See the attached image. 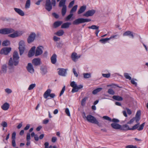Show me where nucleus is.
<instances>
[{"instance_id":"a878e982","label":"nucleus","mask_w":148,"mask_h":148,"mask_svg":"<svg viewBox=\"0 0 148 148\" xmlns=\"http://www.w3.org/2000/svg\"><path fill=\"white\" fill-rule=\"evenodd\" d=\"M123 36H130L132 38H133L134 36L133 33L129 31H127L124 32L123 34Z\"/></svg>"},{"instance_id":"2eb2a0df","label":"nucleus","mask_w":148,"mask_h":148,"mask_svg":"<svg viewBox=\"0 0 148 148\" xmlns=\"http://www.w3.org/2000/svg\"><path fill=\"white\" fill-rule=\"evenodd\" d=\"M27 69L29 72L31 73H33L34 72V69L33 65L31 63H29L27 66Z\"/></svg>"},{"instance_id":"c756f323","label":"nucleus","mask_w":148,"mask_h":148,"mask_svg":"<svg viewBox=\"0 0 148 148\" xmlns=\"http://www.w3.org/2000/svg\"><path fill=\"white\" fill-rule=\"evenodd\" d=\"M62 23L61 21H58L55 22L53 24V26L55 28H56L59 26Z\"/></svg>"},{"instance_id":"603ef678","label":"nucleus","mask_w":148,"mask_h":148,"mask_svg":"<svg viewBox=\"0 0 148 148\" xmlns=\"http://www.w3.org/2000/svg\"><path fill=\"white\" fill-rule=\"evenodd\" d=\"M65 89V86H64L63 87L61 91V92L60 94V96H61L64 93Z\"/></svg>"},{"instance_id":"c9c22d12","label":"nucleus","mask_w":148,"mask_h":148,"mask_svg":"<svg viewBox=\"0 0 148 148\" xmlns=\"http://www.w3.org/2000/svg\"><path fill=\"white\" fill-rule=\"evenodd\" d=\"M84 77V78H88L90 77L91 74L90 73H86L83 74Z\"/></svg>"},{"instance_id":"864d4df0","label":"nucleus","mask_w":148,"mask_h":148,"mask_svg":"<svg viewBox=\"0 0 148 148\" xmlns=\"http://www.w3.org/2000/svg\"><path fill=\"white\" fill-rule=\"evenodd\" d=\"M102 75L103 77L106 78H109L110 76V74L109 73L108 74H102Z\"/></svg>"},{"instance_id":"4c0bfd02","label":"nucleus","mask_w":148,"mask_h":148,"mask_svg":"<svg viewBox=\"0 0 148 148\" xmlns=\"http://www.w3.org/2000/svg\"><path fill=\"white\" fill-rule=\"evenodd\" d=\"M87 99V97H85L81 101V105L82 106H84L85 105L86 103V101Z\"/></svg>"},{"instance_id":"6e6552de","label":"nucleus","mask_w":148,"mask_h":148,"mask_svg":"<svg viewBox=\"0 0 148 148\" xmlns=\"http://www.w3.org/2000/svg\"><path fill=\"white\" fill-rule=\"evenodd\" d=\"M45 8L46 10L50 11L52 9V5L50 0H46Z\"/></svg>"},{"instance_id":"bf43d9fd","label":"nucleus","mask_w":148,"mask_h":148,"mask_svg":"<svg viewBox=\"0 0 148 148\" xmlns=\"http://www.w3.org/2000/svg\"><path fill=\"white\" fill-rule=\"evenodd\" d=\"M74 1H71L69 3V8H71L72 7L73 5H74Z\"/></svg>"},{"instance_id":"f257e3e1","label":"nucleus","mask_w":148,"mask_h":148,"mask_svg":"<svg viewBox=\"0 0 148 148\" xmlns=\"http://www.w3.org/2000/svg\"><path fill=\"white\" fill-rule=\"evenodd\" d=\"M9 34L8 37L14 38L18 37L20 36V34L17 31H15V30L11 28H4L0 29V34Z\"/></svg>"},{"instance_id":"052dcab7","label":"nucleus","mask_w":148,"mask_h":148,"mask_svg":"<svg viewBox=\"0 0 148 148\" xmlns=\"http://www.w3.org/2000/svg\"><path fill=\"white\" fill-rule=\"evenodd\" d=\"M133 118L134 119V120L136 121V122L137 123L139 121L140 119V117L136 116H135V117H134Z\"/></svg>"},{"instance_id":"4d7b16f0","label":"nucleus","mask_w":148,"mask_h":148,"mask_svg":"<svg viewBox=\"0 0 148 148\" xmlns=\"http://www.w3.org/2000/svg\"><path fill=\"white\" fill-rule=\"evenodd\" d=\"M112 121L114 122V123H118L119 122V121L117 119H113L112 120Z\"/></svg>"},{"instance_id":"f03ea898","label":"nucleus","mask_w":148,"mask_h":148,"mask_svg":"<svg viewBox=\"0 0 148 148\" xmlns=\"http://www.w3.org/2000/svg\"><path fill=\"white\" fill-rule=\"evenodd\" d=\"M19 63L17 62L14 61L12 57L10 58L8 63V68L10 72H14V66H16Z\"/></svg>"},{"instance_id":"2f4dec72","label":"nucleus","mask_w":148,"mask_h":148,"mask_svg":"<svg viewBox=\"0 0 148 148\" xmlns=\"http://www.w3.org/2000/svg\"><path fill=\"white\" fill-rule=\"evenodd\" d=\"M7 65L5 64H3L1 67V70L3 73H5L7 71Z\"/></svg>"},{"instance_id":"4468645a","label":"nucleus","mask_w":148,"mask_h":148,"mask_svg":"<svg viewBox=\"0 0 148 148\" xmlns=\"http://www.w3.org/2000/svg\"><path fill=\"white\" fill-rule=\"evenodd\" d=\"M59 71H58V74L61 76H65L66 73L67 69L62 68L59 69Z\"/></svg>"},{"instance_id":"09e8293b","label":"nucleus","mask_w":148,"mask_h":148,"mask_svg":"<svg viewBox=\"0 0 148 148\" xmlns=\"http://www.w3.org/2000/svg\"><path fill=\"white\" fill-rule=\"evenodd\" d=\"M125 148H136V146L132 145H129L125 146Z\"/></svg>"},{"instance_id":"de8ad7c7","label":"nucleus","mask_w":148,"mask_h":148,"mask_svg":"<svg viewBox=\"0 0 148 148\" xmlns=\"http://www.w3.org/2000/svg\"><path fill=\"white\" fill-rule=\"evenodd\" d=\"M41 70L42 71L44 74H45L47 72V70L45 67H42L41 68Z\"/></svg>"},{"instance_id":"13d9d810","label":"nucleus","mask_w":148,"mask_h":148,"mask_svg":"<svg viewBox=\"0 0 148 148\" xmlns=\"http://www.w3.org/2000/svg\"><path fill=\"white\" fill-rule=\"evenodd\" d=\"M16 133L15 132L13 133L12 135V140H15L16 138Z\"/></svg>"},{"instance_id":"aec40b11","label":"nucleus","mask_w":148,"mask_h":148,"mask_svg":"<svg viewBox=\"0 0 148 148\" xmlns=\"http://www.w3.org/2000/svg\"><path fill=\"white\" fill-rule=\"evenodd\" d=\"M120 130L123 131H127L128 130H130V128L129 126L127 124H125L123 125H121Z\"/></svg>"},{"instance_id":"c03bdc74","label":"nucleus","mask_w":148,"mask_h":148,"mask_svg":"<svg viewBox=\"0 0 148 148\" xmlns=\"http://www.w3.org/2000/svg\"><path fill=\"white\" fill-rule=\"evenodd\" d=\"M145 125V123H142V124H141L139 127L138 128V130L139 131L141 130H142L143 128V127Z\"/></svg>"},{"instance_id":"3c124183","label":"nucleus","mask_w":148,"mask_h":148,"mask_svg":"<svg viewBox=\"0 0 148 148\" xmlns=\"http://www.w3.org/2000/svg\"><path fill=\"white\" fill-rule=\"evenodd\" d=\"M5 91L7 93L9 94L11 93L12 92V91L9 88H6L5 90Z\"/></svg>"},{"instance_id":"72a5a7b5","label":"nucleus","mask_w":148,"mask_h":148,"mask_svg":"<svg viewBox=\"0 0 148 148\" xmlns=\"http://www.w3.org/2000/svg\"><path fill=\"white\" fill-rule=\"evenodd\" d=\"M64 33V31L62 30H60L56 32L55 34L58 36H62Z\"/></svg>"},{"instance_id":"dca6fc26","label":"nucleus","mask_w":148,"mask_h":148,"mask_svg":"<svg viewBox=\"0 0 148 148\" xmlns=\"http://www.w3.org/2000/svg\"><path fill=\"white\" fill-rule=\"evenodd\" d=\"M35 49L36 47L35 46L33 47L31 49L28 54V56L29 57H31L34 55Z\"/></svg>"},{"instance_id":"1a4fd4ad","label":"nucleus","mask_w":148,"mask_h":148,"mask_svg":"<svg viewBox=\"0 0 148 148\" xmlns=\"http://www.w3.org/2000/svg\"><path fill=\"white\" fill-rule=\"evenodd\" d=\"M43 48V47L41 46H39L37 48L36 50V53H35L36 56L40 55L43 52L42 49Z\"/></svg>"},{"instance_id":"7c9ffc66","label":"nucleus","mask_w":148,"mask_h":148,"mask_svg":"<svg viewBox=\"0 0 148 148\" xmlns=\"http://www.w3.org/2000/svg\"><path fill=\"white\" fill-rule=\"evenodd\" d=\"M102 89V88H98L92 91V93L94 95H95L97 94L98 92H99Z\"/></svg>"},{"instance_id":"338daca9","label":"nucleus","mask_w":148,"mask_h":148,"mask_svg":"<svg viewBox=\"0 0 148 148\" xmlns=\"http://www.w3.org/2000/svg\"><path fill=\"white\" fill-rule=\"evenodd\" d=\"M49 121V120L48 119H44L43 121V123L44 124H47Z\"/></svg>"},{"instance_id":"6ab92c4d","label":"nucleus","mask_w":148,"mask_h":148,"mask_svg":"<svg viewBox=\"0 0 148 148\" xmlns=\"http://www.w3.org/2000/svg\"><path fill=\"white\" fill-rule=\"evenodd\" d=\"M32 62L35 65H39L40 64V59L39 58H34L32 60Z\"/></svg>"},{"instance_id":"a19ab883","label":"nucleus","mask_w":148,"mask_h":148,"mask_svg":"<svg viewBox=\"0 0 148 148\" xmlns=\"http://www.w3.org/2000/svg\"><path fill=\"white\" fill-rule=\"evenodd\" d=\"M139 123L136 124L133 126L132 128H130V130H134L138 128Z\"/></svg>"},{"instance_id":"680f3d73","label":"nucleus","mask_w":148,"mask_h":148,"mask_svg":"<svg viewBox=\"0 0 148 148\" xmlns=\"http://www.w3.org/2000/svg\"><path fill=\"white\" fill-rule=\"evenodd\" d=\"M31 139L30 134L29 133H27V140H30Z\"/></svg>"},{"instance_id":"c85d7f7f","label":"nucleus","mask_w":148,"mask_h":148,"mask_svg":"<svg viewBox=\"0 0 148 148\" xmlns=\"http://www.w3.org/2000/svg\"><path fill=\"white\" fill-rule=\"evenodd\" d=\"M112 98L114 100L118 101H122L123 99L122 97L118 95H114Z\"/></svg>"},{"instance_id":"5fc2aeb1","label":"nucleus","mask_w":148,"mask_h":148,"mask_svg":"<svg viewBox=\"0 0 148 148\" xmlns=\"http://www.w3.org/2000/svg\"><path fill=\"white\" fill-rule=\"evenodd\" d=\"M103 118L106 120H108L110 121H112L111 119L109 117L107 116H104L103 117Z\"/></svg>"},{"instance_id":"b1692460","label":"nucleus","mask_w":148,"mask_h":148,"mask_svg":"<svg viewBox=\"0 0 148 148\" xmlns=\"http://www.w3.org/2000/svg\"><path fill=\"white\" fill-rule=\"evenodd\" d=\"M86 9V6L83 5L80 7V8L77 12L78 14H81L84 12Z\"/></svg>"},{"instance_id":"37998d69","label":"nucleus","mask_w":148,"mask_h":148,"mask_svg":"<svg viewBox=\"0 0 148 148\" xmlns=\"http://www.w3.org/2000/svg\"><path fill=\"white\" fill-rule=\"evenodd\" d=\"M70 85L73 88L77 86V84H76L75 83V82L74 81H73L71 82L70 84Z\"/></svg>"},{"instance_id":"ddd939ff","label":"nucleus","mask_w":148,"mask_h":148,"mask_svg":"<svg viewBox=\"0 0 148 148\" xmlns=\"http://www.w3.org/2000/svg\"><path fill=\"white\" fill-rule=\"evenodd\" d=\"M88 28L89 29H95V34L97 36H98V34L99 32L100 31L99 29V26H97L95 25H92L91 26L88 27Z\"/></svg>"},{"instance_id":"9b49d317","label":"nucleus","mask_w":148,"mask_h":148,"mask_svg":"<svg viewBox=\"0 0 148 148\" xmlns=\"http://www.w3.org/2000/svg\"><path fill=\"white\" fill-rule=\"evenodd\" d=\"M36 37V34L34 33H31L27 38V42L30 43L34 41Z\"/></svg>"},{"instance_id":"8fccbe9b","label":"nucleus","mask_w":148,"mask_h":148,"mask_svg":"<svg viewBox=\"0 0 148 148\" xmlns=\"http://www.w3.org/2000/svg\"><path fill=\"white\" fill-rule=\"evenodd\" d=\"M78 90L77 88V86L76 87H75L73 88L71 92L73 93H74V92H77Z\"/></svg>"},{"instance_id":"49530a36","label":"nucleus","mask_w":148,"mask_h":148,"mask_svg":"<svg viewBox=\"0 0 148 148\" xmlns=\"http://www.w3.org/2000/svg\"><path fill=\"white\" fill-rule=\"evenodd\" d=\"M7 123L5 121H3L1 124V125L4 127H7Z\"/></svg>"},{"instance_id":"e2e57ef3","label":"nucleus","mask_w":148,"mask_h":148,"mask_svg":"<svg viewBox=\"0 0 148 148\" xmlns=\"http://www.w3.org/2000/svg\"><path fill=\"white\" fill-rule=\"evenodd\" d=\"M126 110H127L128 114L129 115H130L132 114V112L131 110L129 109L126 108Z\"/></svg>"},{"instance_id":"f8f14e48","label":"nucleus","mask_w":148,"mask_h":148,"mask_svg":"<svg viewBox=\"0 0 148 148\" xmlns=\"http://www.w3.org/2000/svg\"><path fill=\"white\" fill-rule=\"evenodd\" d=\"M12 58L14 61H17L19 63V57L18 56V54L17 51H15L14 52Z\"/></svg>"},{"instance_id":"f704fd0d","label":"nucleus","mask_w":148,"mask_h":148,"mask_svg":"<svg viewBox=\"0 0 148 148\" xmlns=\"http://www.w3.org/2000/svg\"><path fill=\"white\" fill-rule=\"evenodd\" d=\"M77 5H76L74 6L70 11V13L73 14L77 10Z\"/></svg>"},{"instance_id":"393cba45","label":"nucleus","mask_w":148,"mask_h":148,"mask_svg":"<svg viewBox=\"0 0 148 148\" xmlns=\"http://www.w3.org/2000/svg\"><path fill=\"white\" fill-rule=\"evenodd\" d=\"M57 56L56 54H53L51 57V63L53 64L56 63L57 61Z\"/></svg>"},{"instance_id":"20e7f679","label":"nucleus","mask_w":148,"mask_h":148,"mask_svg":"<svg viewBox=\"0 0 148 148\" xmlns=\"http://www.w3.org/2000/svg\"><path fill=\"white\" fill-rule=\"evenodd\" d=\"M87 121L91 123L97 124L100 126L99 123L96 119L93 116L91 115H87L86 117Z\"/></svg>"},{"instance_id":"58836bf2","label":"nucleus","mask_w":148,"mask_h":148,"mask_svg":"<svg viewBox=\"0 0 148 148\" xmlns=\"http://www.w3.org/2000/svg\"><path fill=\"white\" fill-rule=\"evenodd\" d=\"M108 92L110 95H114L115 94L114 91L111 88L108 89Z\"/></svg>"},{"instance_id":"473e14b6","label":"nucleus","mask_w":148,"mask_h":148,"mask_svg":"<svg viewBox=\"0 0 148 148\" xmlns=\"http://www.w3.org/2000/svg\"><path fill=\"white\" fill-rule=\"evenodd\" d=\"M10 44V41L8 40L4 41L2 43V45L3 46H8Z\"/></svg>"},{"instance_id":"5701e85b","label":"nucleus","mask_w":148,"mask_h":148,"mask_svg":"<svg viewBox=\"0 0 148 148\" xmlns=\"http://www.w3.org/2000/svg\"><path fill=\"white\" fill-rule=\"evenodd\" d=\"M51 92V90L50 89H48L44 93L43 97L45 99H47L49 96Z\"/></svg>"},{"instance_id":"9d476101","label":"nucleus","mask_w":148,"mask_h":148,"mask_svg":"<svg viewBox=\"0 0 148 148\" xmlns=\"http://www.w3.org/2000/svg\"><path fill=\"white\" fill-rule=\"evenodd\" d=\"M95 10H89L83 14V16L86 17L92 16L95 13Z\"/></svg>"},{"instance_id":"423d86ee","label":"nucleus","mask_w":148,"mask_h":148,"mask_svg":"<svg viewBox=\"0 0 148 148\" xmlns=\"http://www.w3.org/2000/svg\"><path fill=\"white\" fill-rule=\"evenodd\" d=\"M25 43L23 40L20 41L19 43V49L20 52V54L21 55L24 53L25 50Z\"/></svg>"},{"instance_id":"79ce46f5","label":"nucleus","mask_w":148,"mask_h":148,"mask_svg":"<svg viewBox=\"0 0 148 148\" xmlns=\"http://www.w3.org/2000/svg\"><path fill=\"white\" fill-rule=\"evenodd\" d=\"M73 15V14H72L71 13H70V14H69L68 16H67V17L65 18L66 21H68L69 20L70 18L72 17Z\"/></svg>"},{"instance_id":"774afa93","label":"nucleus","mask_w":148,"mask_h":148,"mask_svg":"<svg viewBox=\"0 0 148 148\" xmlns=\"http://www.w3.org/2000/svg\"><path fill=\"white\" fill-rule=\"evenodd\" d=\"M57 138L55 137H53L52 138L51 141L53 143H55L57 140Z\"/></svg>"},{"instance_id":"f3484780","label":"nucleus","mask_w":148,"mask_h":148,"mask_svg":"<svg viewBox=\"0 0 148 148\" xmlns=\"http://www.w3.org/2000/svg\"><path fill=\"white\" fill-rule=\"evenodd\" d=\"M117 36V35H115L111 36L109 38H105L101 39L99 41L102 43H105L108 40H109L112 38H114Z\"/></svg>"},{"instance_id":"6e6d98bb","label":"nucleus","mask_w":148,"mask_h":148,"mask_svg":"<svg viewBox=\"0 0 148 148\" xmlns=\"http://www.w3.org/2000/svg\"><path fill=\"white\" fill-rule=\"evenodd\" d=\"M65 112L66 114L69 116H70V114L68 108H66L65 109Z\"/></svg>"},{"instance_id":"0e129e2a","label":"nucleus","mask_w":148,"mask_h":148,"mask_svg":"<svg viewBox=\"0 0 148 148\" xmlns=\"http://www.w3.org/2000/svg\"><path fill=\"white\" fill-rule=\"evenodd\" d=\"M141 112L140 111H138L136 114L135 116L140 117Z\"/></svg>"},{"instance_id":"39448f33","label":"nucleus","mask_w":148,"mask_h":148,"mask_svg":"<svg viewBox=\"0 0 148 148\" xmlns=\"http://www.w3.org/2000/svg\"><path fill=\"white\" fill-rule=\"evenodd\" d=\"M91 21V20L89 19L79 18L77 19L73 22L74 25H78L80 23H84L86 22H88Z\"/></svg>"},{"instance_id":"412c9836","label":"nucleus","mask_w":148,"mask_h":148,"mask_svg":"<svg viewBox=\"0 0 148 148\" xmlns=\"http://www.w3.org/2000/svg\"><path fill=\"white\" fill-rule=\"evenodd\" d=\"M14 9L15 11L19 15L22 16L24 15V12L21 9L16 8H14Z\"/></svg>"},{"instance_id":"cd10ccee","label":"nucleus","mask_w":148,"mask_h":148,"mask_svg":"<svg viewBox=\"0 0 148 148\" xmlns=\"http://www.w3.org/2000/svg\"><path fill=\"white\" fill-rule=\"evenodd\" d=\"M80 57V56H77V54L75 53H73L71 55V58L74 61H75L76 59L79 58Z\"/></svg>"},{"instance_id":"69168bd1","label":"nucleus","mask_w":148,"mask_h":148,"mask_svg":"<svg viewBox=\"0 0 148 148\" xmlns=\"http://www.w3.org/2000/svg\"><path fill=\"white\" fill-rule=\"evenodd\" d=\"M53 39L55 41H57L59 40L60 38L55 36L53 37Z\"/></svg>"},{"instance_id":"4be33fe9","label":"nucleus","mask_w":148,"mask_h":148,"mask_svg":"<svg viewBox=\"0 0 148 148\" xmlns=\"http://www.w3.org/2000/svg\"><path fill=\"white\" fill-rule=\"evenodd\" d=\"M10 105L7 103H4L1 106V108L4 110H7L9 108Z\"/></svg>"},{"instance_id":"a18cd8bd","label":"nucleus","mask_w":148,"mask_h":148,"mask_svg":"<svg viewBox=\"0 0 148 148\" xmlns=\"http://www.w3.org/2000/svg\"><path fill=\"white\" fill-rule=\"evenodd\" d=\"M124 76L125 78L127 79H128L129 80H131V77L127 73H125L124 74Z\"/></svg>"},{"instance_id":"7ed1b4c3","label":"nucleus","mask_w":148,"mask_h":148,"mask_svg":"<svg viewBox=\"0 0 148 148\" xmlns=\"http://www.w3.org/2000/svg\"><path fill=\"white\" fill-rule=\"evenodd\" d=\"M65 0H61L59 4V6L60 7H62L61 12L63 16H64L65 15L66 12V6L65 5Z\"/></svg>"},{"instance_id":"0eeeda50","label":"nucleus","mask_w":148,"mask_h":148,"mask_svg":"<svg viewBox=\"0 0 148 148\" xmlns=\"http://www.w3.org/2000/svg\"><path fill=\"white\" fill-rule=\"evenodd\" d=\"M10 47H4L0 51V53L2 54L7 55L11 51Z\"/></svg>"},{"instance_id":"e433bc0d","label":"nucleus","mask_w":148,"mask_h":148,"mask_svg":"<svg viewBox=\"0 0 148 148\" xmlns=\"http://www.w3.org/2000/svg\"><path fill=\"white\" fill-rule=\"evenodd\" d=\"M30 5V0H27L26 1L25 5V8H29Z\"/></svg>"},{"instance_id":"bb28decb","label":"nucleus","mask_w":148,"mask_h":148,"mask_svg":"<svg viewBox=\"0 0 148 148\" xmlns=\"http://www.w3.org/2000/svg\"><path fill=\"white\" fill-rule=\"evenodd\" d=\"M71 24L70 22H66L63 23L61 25V28H68Z\"/></svg>"},{"instance_id":"ea45409f","label":"nucleus","mask_w":148,"mask_h":148,"mask_svg":"<svg viewBox=\"0 0 148 148\" xmlns=\"http://www.w3.org/2000/svg\"><path fill=\"white\" fill-rule=\"evenodd\" d=\"M36 85L35 84H31L28 88V90H31L33 89L34 87H35Z\"/></svg>"},{"instance_id":"a211bd4d","label":"nucleus","mask_w":148,"mask_h":148,"mask_svg":"<svg viewBox=\"0 0 148 148\" xmlns=\"http://www.w3.org/2000/svg\"><path fill=\"white\" fill-rule=\"evenodd\" d=\"M111 127L114 129L120 130L121 125L116 123H113L111 124Z\"/></svg>"}]
</instances>
